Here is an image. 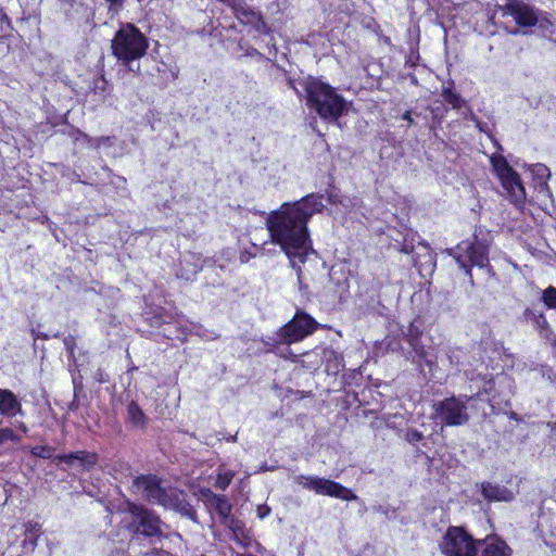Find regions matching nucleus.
Wrapping results in <instances>:
<instances>
[{"label":"nucleus","instance_id":"obj_1","mask_svg":"<svg viewBox=\"0 0 556 556\" xmlns=\"http://www.w3.org/2000/svg\"><path fill=\"white\" fill-rule=\"evenodd\" d=\"M325 208L324 195L311 193L293 203H283L266 218L271 242L278 244L296 269L300 289L303 288L302 265L315 255L307 223Z\"/></svg>","mask_w":556,"mask_h":556},{"label":"nucleus","instance_id":"obj_2","mask_svg":"<svg viewBox=\"0 0 556 556\" xmlns=\"http://www.w3.org/2000/svg\"><path fill=\"white\" fill-rule=\"evenodd\" d=\"M306 93L307 105L326 121H337L346 111V102L327 83L307 77L298 83Z\"/></svg>","mask_w":556,"mask_h":556},{"label":"nucleus","instance_id":"obj_3","mask_svg":"<svg viewBox=\"0 0 556 556\" xmlns=\"http://www.w3.org/2000/svg\"><path fill=\"white\" fill-rule=\"evenodd\" d=\"M149 48L147 37L132 24H123L115 33L111 49L112 54L123 64L127 65L129 71L138 73L140 66L132 67V63L146 55Z\"/></svg>","mask_w":556,"mask_h":556},{"label":"nucleus","instance_id":"obj_4","mask_svg":"<svg viewBox=\"0 0 556 556\" xmlns=\"http://www.w3.org/2000/svg\"><path fill=\"white\" fill-rule=\"evenodd\" d=\"M473 397L471 395H459L434 402L432 405V418L439 420L442 428L444 426H464L470 419L467 404Z\"/></svg>","mask_w":556,"mask_h":556},{"label":"nucleus","instance_id":"obj_5","mask_svg":"<svg viewBox=\"0 0 556 556\" xmlns=\"http://www.w3.org/2000/svg\"><path fill=\"white\" fill-rule=\"evenodd\" d=\"M490 161L509 201L516 207L522 208L526 201V190L519 174L513 169L507 160L502 155H492Z\"/></svg>","mask_w":556,"mask_h":556},{"label":"nucleus","instance_id":"obj_6","mask_svg":"<svg viewBox=\"0 0 556 556\" xmlns=\"http://www.w3.org/2000/svg\"><path fill=\"white\" fill-rule=\"evenodd\" d=\"M293 482L318 495L330 496L342 501L358 500V496L351 489L324 477L298 475L293 477Z\"/></svg>","mask_w":556,"mask_h":556},{"label":"nucleus","instance_id":"obj_7","mask_svg":"<svg viewBox=\"0 0 556 556\" xmlns=\"http://www.w3.org/2000/svg\"><path fill=\"white\" fill-rule=\"evenodd\" d=\"M446 253L453 256L459 267L465 270V274L470 278L471 283H473L471 267H484L489 263L488 248L480 242L464 240L455 248L447 249Z\"/></svg>","mask_w":556,"mask_h":556},{"label":"nucleus","instance_id":"obj_8","mask_svg":"<svg viewBox=\"0 0 556 556\" xmlns=\"http://www.w3.org/2000/svg\"><path fill=\"white\" fill-rule=\"evenodd\" d=\"M128 516L125 518L126 528L134 534L144 536L162 535L160 517L152 510L134 503L128 504Z\"/></svg>","mask_w":556,"mask_h":556},{"label":"nucleus","instance_id":"obj_9","mask_svg":"<svg viewBox=\"0 0 556 556\" xmlns=\"http://www.w3.org/2000/svg\"><path fill=\"white\" fill-rule=\"evenodd\" d=\"M478 543L479 540H475L464 528L451 526L439 547L444 556H475Z\"/></svg>","mask_w":556,"mask_h":556},{"label":"nucleus","instance_id":"obj_10","mask_svg":"<svg viewBox=\"0 0 556 556\" xmlns=\"http://www.w3.org/2000/svg\"><path fill=\"white\" fill-rule=\"evenodd\" d=\"M318 328V323L303 311H298L293 318L282 326L276 337L277 344L290 345L300 342Z\"/></svg>","mask_w":556,"mask_h":556},{"label":"nucleus","instance_id":"obj_11","mask_svg":"<svg viewBox=\"0 0 556 556\" xmlns=\"http://www.w3.org/2000/svg\"><path fill=\"white\" fill-rule=\"evenodd\" d=\"M132 488L136 493L152 504H159L163 507L168 506L170 497L176 489L162 485L156 476H139L132 481Z\"/></svg>","mask_w":556,"mask_h":556},{"label":"nucleus","instance_id":"obj_12","mask_svg":"<svg viewBox=\"0 0 556 556\" xmlns=\"http://www.w3.org/2000/svg\"><path fill=\"white\" fill-rule=\"evenodd\" d=\"M498 10L503 16H511L521 28L533 27L539 21L535 9L521 0H508Z\"/></svg>","mask_w":556,"mask_h":556},{"label":"nucleus","instance_id":"obj_13","mask_svg":"<svg viewBox=\"0 0 556 556\" xmlns=\"http://www.w3.org/2000/svg\"><path fill=\"white\" fill-rule=\"evenodd\" d=\"M201 497L208 508L214 509L218 514L222 523L228 522L232 507L225 495H218L210 489H203L201 490Z\"/></svg>","mask_w":556,"mask_h":556},{"label":"nucleus","instance_id":"obj_14","mask_svg":"<svg viewBox=\"0 0 556 556\" xmlns=\"http://www.w3.org/2000/svg\"><path fill=\"white\" fill-rule=\"evenodd\" d=\"M475 556H511V548L497 536L479 540Z\"/></svg>","mask_w":556,"mask_h":556},{"label":"nucleus","instance_id":"obj_15","mask_svg":"<svg viewBox=\"0 0 556 556\" xmlns=\"http://www.w3.org/2000/svg\"><path fill=\"white\" fill-rule=\"evenodd\" d=\"M56 463H64L67 466H79L83 469L91 468L97 464L98 456L87 451H78L70 454L56 455L53 459Z\"/></svg>","mask_w":556,"mask_h":556},{"label":"nucleus","instance_id":"obj_16","mask_svg":"<svg viewBox=\"0 0 556 556\" xmlns=\"http://www.w3.org/2000/svg\"><path fill=\"white\" fill-rule=\"evenodd\" d=\"M481 494L489 502H510L515 497L511 490L507 489L505 485L492 482L481 483Z\"/></svg>","mask_w":556,"mask_h":556},{"label":"nucleus","instance_id":"obj_17","mask_svg":"<svg viewBox=\"0 0 556 556\" xmlns=\"http://www.w3.org/2000/svg\"><path fill=\"white\" fill-rule=\"evenodd\" d=\"M0 415L5 417L23 415L22 404L11 390L0 388Z\"/></svg>","mask_w":556,"mask_h":556},{"label":"nucleus","instance_id":"obj_18","mask_svg":"<svg viewBox=\"0 0 556 556\" xmlns=\"http://www.w3.org/2000/svg\"><path fill=\"white\" fill-rule=\"evenodd\" d=\"M169 502L170 503H168V506H165V508L173 509L193 522H198L197 511L193 506L185 500L182 492L176 489Z\"/></svg>","mask_w":556,"mask_h":556},{"label":"nucleus","instance_id":"obj_19","mask_svg":"<svg viewBox=\"0 0 556 556\" xmlns=\"http://www.w3.org/2000/svg\"><path fill=\"white\" fill-rule=\"evenodd\" d=\"M239 21L247 25H253L262 14L251 9L243 0H235L230 5Z\"/></svg>","mask_w":556,"mask_h":556},{"label":"nucleus","instance_id":"obj_20","mask_svg":"<svg viewBox=\"0 0 556 556\" xmlns=\"http://www.w3.org/2000/svg\"><path fill=\"white\" fill-rule=\"evenodd\" d=\"M535 179H538V191L540 194L551 198L552 193L546 184V179L549 178L551 172L548 167L543 164H535L531 168Z\"/></svg>","mask_w":556,"mask_h":556},{"label":"nucleus","instance_id":"obj_21","mask_svg":"<svg viewBox=\"0 0 556 556\" xmlns=\"http://www.w3.org/2000/svg\"><path fill=\"white\" fill-rule=\"evenodd\" d=\"M25 535L27 536L23 541V547L29 546L31 551H34L37 547L38 544V538L40 535L41 531V525L37 521H28L25 523Z\"/></svg>","mask_w":556,"mask_h":556},{"label":"nucleus","instance_id":"obj_22","mask_svg":"<svg viewBox=\"0 0 556 556\" xmlns=\"http://www.w3.org/2000/svg\"><path fill=\"white\" fill-rule=\"evenodd\" d=\"M320 355L324 362H326L327 370H332L333 372H338L342 366L341 355L333 350L332 348H321Z\"/></svg>","mask_w":556,"mask_h":556},{"label":"nucleus","instance_id":"obj_23","mask_svg":"<svg viewBox=\"0 0 556 556\" xmlns=\"http://www.w3.org/2000/svg\"><path fill=\"white\" fill-rule=\"evenodd\" d=\"M128 420L134 427L143 428L147 422V417L142 409L136 402H130L127 406Z\"/></svg>","mask_w":556,"mask_h":556},{"label":"nucleus","instance_id":"obj_24","mask_svg":"<svg viewBox=\"0 0 556 556\" xmlns=\"http://www.w3.org/2000/svg\"><path fill=\"white\" fill-rule=\"evenodd\" d=\"M523 316L540 331L548 330V323L543 313H536L535 311L528 307L525 309Z\"/></svg>","mask_w":556,"mask_h":556},{"label":"nucleus","instance_id":"obj_25","mask_svg":"<svg viewBox=\"0 0 556 556\" xmlns=\"http://www.w3.org/2000/svg\"><path fill=\"white\" fill-rule=\"evenodd\" d=\"M442 97L454 109H460L465 103L462 97L458 93L454 92L450 87L443 88Z\"/></svg>","mask_w":556,"mask_h":556},{"label":"nucleus","instance_id":"obj_26","mask_svg":"<svg viewBox=\"0 0 556 556\" xmlns=\"http://www.w3.org/2000/svg\"><path fill=\"white\" fill-rule=\"evenodd\" d=\"M235 472L230 470L219 471L216 477L215 486L220 490H226L231 483Z\"/></svg>","mask_w":556,"mask_h":556},{"label":"nucleus","instance_id":"obj_27","mask_svg":"<svg viewBox=\"0 0 556 556\" xmlns=\"http://www.w3.org/2000/svg\"><path fill=\"white\" fill-rule=\"evenodd\" d=\"M190 264L191 263L187 258H184L180 263L181 268L177 273V276L186 280L192 279L195 276V274L201 269V266L192 265L191 269H187L185 266Z\"/></svg>","mask_w":556,"mask_h":556},{"label":"nucleus","instance_id":"obj_28","mask_svg":"<svg viewBox=\"0 0 556 556\" xmlns=\"http://www.w3.org/2000/svg\"><path fill=\"white\" fill-rule=\"evenodd\" d=\"M407 343L409 344V346L413 350V353L415 354L414 359L415 358L427 359L428 352H427L425 345L421 343L420 338L419 339H414V338L409 339V341Z\"/></svg>","mask_w":556,"mask_h":556},{"label":"nucleus","instance_id":"obj_29","mask_svg":"<svg viewBox=\"0 0 556 556\" xmlns=\"http://www.w3.org/2000/svg\"><path fill=\"white\" fill-rule=\"evenodd\" d=\"M542 301L548 308H556V288H546L542 293Z\"/></svg>","mask_w":556,"mask_h":556},{"label":"nucleus","instance_id":"obj_30","mask_svg":"<svg viewBox=\"0 0 556 556\" xmlns=\"http://www.w3.org/2000/svg\"><path fill=\"white\" fill-rule=\"evenodd\" d=\"M225 525L232 531L237 540H239L240 536H244V526L239 520L229 517L228 522Z\"/></svg>","mask_w":556,"mask_h":556},{"label":"nucleus","instance_id":"obj_31","mask_svg":"<svg viewBox=\"0 0 556 556\" xmlns=\"http://www.w3.org/2000/svg\"><path fill=\"white\" fill-rule=\"evenodd\" d=\"M53 447L47 445L34 446L30 451L31 455L40 458H51L53 455Z\"/></svg>","mask_w":556,"mask_h":556},{"label":"nucleus","instance_id":"obj_32","mask_svg":"<svg viewBox=\"0 0 556 556\" xmlns=\"http://www.w3.org/2000/svg\"><path fill=\"white\" fill-rule=\"evenodd\" d=\"M422 438L424 434L417 429H407L404 434V439L410 444L419 442L420 440H422Z\"/></svg>","mask_w":556,"mask_h":556},{"label":"nucleus","instance_id":"obj_33","mask_svg":"<svg viewBox=\"0 0 556 556\" xmlns=\"http://www.w3.org/2000/svg\"><path fill=\"white\" fill-rule=\"evenodd\" d=\"M415 236L413 235L410 239L405 238L404 242L401 244L399 251L404 254H410L415 250L414 245Z\"/></svg>","mask_w":556,"mask_h":556},{"label":"nucleus","instance_id":"obj_34","mask_svg":"<svg viewBox=\"0 0 556 556\" xmlns=\"http://www.w3.org/2000/svg\"><path fill=\"white\" fill-rule=\"evenodd\" d=\"M17 438L10 428H0V445L5 441H15Z\"/></svg>","mask_w":556,"mask_h":556},{"label":"nucleus","instance_id":"obj_35","mask_svg":"<svg viewBox=\"0 0 556 556\" xmlns=\"http://www.w3.org/2000/svg\"><path fill=\"white\" fill-rule=\"evenodd\" d=\"M252 27L260 34L268 35L270 33V28L263 20V16H260V18L252 25Z\"/></svg>","mask_w":556,"mask_h":556},{"label":"nucleus","instance_id":"obj_36","mask_svg":"<svg viewBox=\"0 0 556 556\" xmlns=\"http://www.w3.org/2000/svg\"><path fill=\"white\" fill-rule=\"evenodd\" d=\"M79 137H77L76 140L81 139L85 143H87L91 148H99L100 147V139L91 138L88 135L78 131Z\"/></svg>","mask_w":556,"mask_h":556},{"label":"nucleus","instance_id":"obj_37","mask_svg":"<svg viewBox=\"0 0 556 556\" xmlns=\"http://www.w3.org/2000/svg\"><path fill=\"white\" fill-rule=\"evenodd\" d=\"M421 337V330L415 326L414 324H410L407 332L405 334V340L408 342L409 339H419Z\"/></svg>","mask_w":556,"mask_h":556},{"label":"nucleus","instance_id":"obj_38","mask_svg":"<svg viewBox=\"0 0 556 556\" xmlns=\"http://www.w3.org/2000/svg\"><path fill=\"white\" fill-rule=\"evenodd\" d=\"M63 342L70 356H74V351L76 346L75 338L73 336H67L64 338Z\"/></svg>","mask_w":556,"mask_h":556},{"label":"nucleus","instance_id":"obj_39","mask_svg":"<svg viewBox=\"0 0 556 556\" xmlns=\"http://www.w3.org/2000/svg\"><path fill=\"white\" fill-rule=\"evenodd\" d=\"M256 511H257V517L260 519H264L265 517H267L270 514V507H268L267 505H258Z\"/></svg>","mask_w":556,"mask_h":556},{"label":"nucleus","instance_id":"obj_40","mask_svg":"<svg viewBox=\"0 0 556 556\" xmlns=\"http://www.w3.org/2000/svg\"><path fill=\"white\" fill-rule=\"evenodd\" d=\"M421 245L426 250V254L424 255L427 258L426 263H428L429 265H433V255L430 252L429 247L427 244H422V243H421Z\"/></svg>","mask_w":556,"mask_h":556},{"label":"nucleus","instance_id":"obj_41","mask_svg":"<svg viewBox=\"0 0 556 556\" xmlns=\"http://www.w3.org/2000/svg\"><path fill=\"white\" fill-rule=\"evenodd\" d=\"M549 525V532L552 535L556 536V514L552 516Z\"/></svg>","mask_w":556,"mask_h":556},{"label":"nucleus","instance_id":"obj_42","mask_svg":"<svg viewBox=\"0 0 556 556\" xmlns=\"http://www.w3.org/2000/svg\"><path fill=\"white\" fill-rule=\"evenodd\" d=\"M281 356L285 357V358H290L292 362H296L298 361V355L293 354L290 349H287V353L281 354Z\"/></svg>","mask_w":556,"mask_h":556},{"label":"nucleus","instance_id":"obj_43","mask_svg":"<svg viewBox=\"0 0 556 556\" xmlns=\"http://www.w3.org/2000/svg\"><path fill=\"white\" fill-rule=\"evenodd\" d=\"M33 336H34V339H42V340H47L49 339V336L47 333H43V332H40V331H36V330H33Z\"/></svg>","mask_w":556,"mask_h":556},{"label":"nucleus","instance_id":"obj_44","mask_svg":"<svg viewBox=\"0 0 556 556\" xmlns=\"http://www.w3.org/2000/svg\"><path fill=\"white\" fill-rule=\"evenodd\" d=\"M288 86L293 89L299 96H302V92L298 89L295 80L289 78L288 79Z\"/></svg>","mask_w":556,"mask_h":556},{"label":"nucleus","instance_id":"obj_45","mask_svg":"<svg viewBox=\"0 0 556 556\" xmlns=\"http://www.w3.org/2000/svg\"><path fill=\"white\" fill-rule=\"evenodd\" d=\"M402 118L404 121H407L409 125H412L414 123V119L412 117V112L410 111H406L403 115H402Z\"/></svg>","mask_w":556,"mask_h":556},{"label":"nucleus","instance_id":"obj_46","mask_svg":"<svg viewBox=\"0 0 556 556\" xmlns=\"http://www.w3.org/2000/svg\"><path fill=\"white\" fill-rule=\"evenodd\" d=\"M110 2L111 8L112 7H121L123 4L124 0H108Z\"/></svg>","mask_w":556,"mask_h":556},{"label":"nucleus","instance_id":"obj_47","mask_svg":"<svg viewBox=\"0 0 556 556\" xmlns=\"http://www.w3.org/2000/svg\"><path fill=\"white\" fill-rule=\"evenodd\" d=\"M97 139H100V146L110 141L109 137H98Z\"/></svg>","mask_w":556,"mask_h":556},{"label":"nucleus","instance_id":"obj_48","mask_svg":"<svg viewBox=\"0 0 556 556\" xmlns=\"http://www.w3.org/2000/svg\"><path fill=\"white\" fill-rule=\"evenodd\" d=\"M240 260H241V262H248V261H249V256H248V254H245V253H241V255H240Z\"/></svg>","mask_w":556,"mask_h":556},{"label":"nucleus","instance_id":"obj_49","mask_svg":"<svg viewBox=\"0 0 556 556\" xmlns=\"http://www.w3.org/2000/svg\"><path fill=\"white\" fill-rule=\"evenodd\" d=\"M413 261H414L415 266H419L420 268L422 267V263L420 261H418V258L413 257Z\"/></svg>","mask_w":556,"mask_h":556},{"label":"nucleus","instance_id":"obj_50","mask_svg":"<svg viewBox=\"0 0 556 556\" xmlns=\"http://www.w3.org/2000/svg\"><path fill=\"white\" fill-rule=\"evenodd\" d=\"M477 127H478L481 131H485V129H484V127H483L482 123L477 122Z\"/></svg>","mask_w":556,"mask_h":556},{"label":"nucleus","instance_id":"obj_51","mask_svg":"<svg viewBox=\"0 0 556 556\" xmlns=\"http://www.w3.org/2000/svg\"><path fill=\"white\" fill-rule=\"evenodd\" d=\"M249 54L254 55V54H258V52L256 49H252L251 51H249Z\"/></svg>","mask_w":556,"mask_h":556},{"label":"nucleus","instance_id":"obj_52","mask_svg":"<svg viewBox=\"0 0 556 556\" xmlns=\"http://www.w3.org/2000/svg\"><path fill=\"white\" fill-rule=\"evenodd\" d=\"M229 440H230V441H232V442H236V441H237V433H236V434H233V435H231V437L229 438Z\"/></svg>","mask_w":556,"mask_h":556},{"label":"nucleus","instance_id":"obj_53","mask_svg":"<svg viewBox=\"0 0 556 556\" xmlns=\"http://www.w3.org/2000/svg\"><path fill=\"white\" fill-rule=\"evenodd\" d=\"M328 200H329V202H331V203H334V202H336V201H334V199H333V197H332L331 194L329 195Z\"/></svg>","mask_w":556,"mask_h":556},{"label":"nucleus","instance_id":"obj_54","mask_svg":"<svg viewBox=\"0 0 556 556\" xmlns=\"http://www.w3.org/2000/svg\"><path fill=\"white\" fill-rule=\"evenodd\" d=\"M509 33L513 34V35H517L518 34V29L510 30Z\"/></svg>","mask_w":556,"mask_h":556},{"label":"nucleus","instance_id":"obj_55","mask_svg":"<svg viewBox=\"0 0 556 556\" xmlns=\"http://www.w3.org/2000/svg\"><path fill=\"white\" fill-rule=\"evenodd\" d=\"M20 429L26 430V427L24 425L20 426Z\"/></svg>","mask_w":556,"mask_h":556},{"label":"nucleus","instance_id":"obj_56","mask_svg":"<svg viewBox=\"0 0 556 556\" xmlns=\"http://www.w3.org/2000/svg\"><path fill=\"white\" fill-rule=\"evenodd\" d=\"M20 429L26 430V427L24 425L20 426Z\"/></svg>","mask_w":556,"mask_h":556}]
</instances>
